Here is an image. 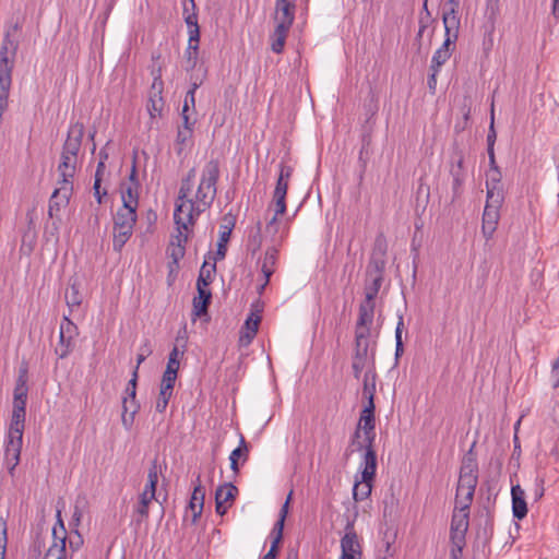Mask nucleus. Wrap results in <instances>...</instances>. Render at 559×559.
Masks as SVG:
<instances>
[{
  "label": "nucleus",
  "instance_id": "obj_31",
  "mask_svg": "<svg viewBox=\"0 0 559 559\" xmlns=\"http://www.w3.org/2000/svg\"><path fill=\"white\" fill-rule=\"evenodd\" d=\"M502 175L500 169L489 170L487 174L486 190L489 195V190L499 192L501 197H504L503 187L501 185Z\"/></svg>",
  "mask_w": 559,
  "mask_h": 559
},
{
  "label": "nucleus",
  "instance_id": "obj_8",
  "mask_svg": "<svg viewBox=\"0 0 559 559\" xmlns=\"http://www.w3.org/2000/svg\"><path fill=\"white\" fill-rule=\"evenodd\" d=\"M468 525L469 514L454 510L450 525V544H466Z\"/></svg>",
  "mask_w": 559,
  "mask_h": 559
},
{
  "label": "nucleus",
  "instance_id": "obj_10",
  "mask_svg": "<svg viewBox=\"0 0 559 559\" xmlns=\"http://www.w3.org/2000/svg\"><path fill=\"white\" fill-rule=\"evenodd\" d=\"M296 0H276L275 21L276 26L290 28L295 21Z\"/></svg>",
  "mask_w": 559,
  "mask_h": 559
},
{
  "label": "nucleus",
  "instance_id": "obj_40",
  "mask_svg": "<svg viewBox=\"0 0 559 559\" xmlns=\"http://www.w3.org/2000/svg\"><path fill=\"white\" fill-rule=\"evenodd\" d=\"M190 79H191V84H190V88L186 93V97H185V102H183V106H182V110L183 111H189L190 106L192 108H194V106H195V92L201 86V84L203 83V79L198 80L197 78L194 79L193 75H191Z\"/></svg>",
  "mask_w": 559,
  "mask_h": 559
},
{
  "label": "nucleus",
  "instance_id": "obj_64",
  "mask_svg": "<svg viewBox=\"0 0 559 559\" xmlns=\"http://www.w3.org/2000/svg\"><path fill=\"white\" fill-rule=\"evenodd\" d=\"M84 539L78 530L72 531V536L69 539V547L72 552L78 551L83 546Z\"/></svg>",
  "mask_w": 559,
  "mask_h": 559
},
{
  "label": "nucleus",
  "instance_id": "obj_37",
  "mask_svg": "<svg viewBox=\"0 0 559 559\" xmlns=\"http://www.w3.org/2000/svg\"><path fill=\"white\" fill-rule=\"evenodd\" d=\"M376 378L377 374L373 371H367L364 376V388H362V397L366 401H374L376 395Z\"/></svg>",
  "mask_w": 559,
  "mask_h": 559
},
{
  "label": "nucleus",
  "instance_id": "obj_50",
  "mask_svg": "<svg viewBox=\"0 0 559 559\" xmlns=\"http://www.w3.org/2000/svg\"><path fill=\"white\" fill-rule=\"evenodd\" d=\"M477 484H478V478H473L469 476H467V477L459 476L456 492H463L464 490L469 493L475 492Z\"/></svg>",
  "mask_w": 559,
  "mask_h": 559
},
{
  "label": "nucleus",
  "instance_id": "obj_25",
  "mask_svg": "<svg viewBox=\"0 0 559 559\" xmlns=\"http://www.w3.org/2000/svg\"><path fill=\"white\" fill-rule=\"evenodd\" d=\"M159 471H160V465L158 464L157 459H154L148 468L147 483L143 490L144 492L151 493V498H155V496H156V487L158 484Z\"/></svg>",
  "mask_w": 559,
  "mask_h": 559
},
{
  "label": "nucleus",
  "instance_id": "obj_34",
  "mask_svg": "<svg viewBox=\"0 0 559 559\" xmlns=\"http://www.w3.org/2000/svg\"><path fill=\"white\" fill-rule=\"evenodd\" d=\"M121 199H122V206L128 205L130 207H133L134 210L139 206V192L138 189H135L132 186H121Z\"/></svg>",
  "mask_w": 559,
  "mask_h": 559
},
{
  "label": "nucleus",
  "instance_id": "obj_45",
  "mask_svg": "<svg viewBox=\"0 0 559 559\" xmlns=\"http://www.w3.org/2000/svg\"><path fill=\"white\" fill-rule=\"evenodd\" d=\"M60 334H64L66 337L74 340L78 334V326L69 319L68 316H63L60 323Z\"/></svg>",
  "mask_w": 559,
  "mask_h": 559
},
{
  "label": "nucleus",
  "instance_id": "obj_55",
  "mask_svg": "<svg viewBox=\"0 0 559 559\" xmlns=\"http://www.w3.org/2000/svg\"><path fill=\"white\" fill-rule=\"evenodd\" d=\"M371 325H355V343H369Z\"/></svg>",
  "mask_w": 559,
  "mask_h": 559
},
{
  "label": "nucleus",
  "instance_id": "obj_53",
  "mask_svg": "<svg viewBox=\"0 0 559 559\" xmlns=\"http://www.w3.org/2000/svg\"><path fill=\"white\" fill-rule=\"evenodd\" d=\"M8 544L7 520L0 516V559H5Z\"/></svg>",
  "mask_w": 559,
  "mask_h": 559
},
{
  "label": "nucleus",
  "instance_id": "obj_14",
  "mask_svg": "<svg viewBox=\"0 0 559 559\" xmlns=\"http://www.w3.org/2000/svg\"><path fill=\"white\" fill-rule=\"evenodd\" d=\"M250 444L246 441L245 437L240 435L239 445L234 449L229 455L230 469L238 474L241 464H245L249 459Z\"/></svg>",
  "mask_w": 559,
  "mask_h": 559
},
{
  "label": "nucleus",
  "instance_id": "obj_21",
  "mask_svg": "<svg viewBox=\"0 0 559 559\" xmlns=\"http://www.w3.org/2000/svg\"><path fill=\"white\" fill-rule=\"evenodd\" d=\"M15 57L12 56V50L1 45L0 49V78L12 79V71L14 68Z\"/></svg>",
  "mask_w": 559,
  "mask_h": 559
},
{
  "label": "nucleus",
  "instance_id": "obj_33",
  "mask_svg": "<svg viewBox=\"0 0 559 559\" xmlns=\"http://www.w3.org/2000/svg\"><path fill=\"white\" fill-rule=\"evenodd\" d=\"M289 29L290 28L283 26H275L271 44V48L275 53H281L283 51Z\"/></svg>",
  "mask_w": 559,
  "mask_h": 559
},
{
  "label": "nucleus",
  "instance_id": "obj_44",
  "mask_svg": "<svg viewBox=\"0 0 559 559\" xmlns=\"http://www.w3.org/2000/svg\"><path fill=\"white\" fill-rule=\"evenodd\" d=\"M17 29H19V25L15 24L14 26H12V28L7 31V33L4 34L3 40H2V46L8 47V49H11L13 57L16 56V51L19 48V41L14 37V34L17 32Z\"/></svg>",
  "mask_w": 559,
  "mask_h": 559
},
{
  "label": "nucleus",
  "instance_id": "obj_26",
  "mask_svg": "<svg viewBox=\"0 0 559 559\" xmlns=\"http://www.w3.org/2000/svg\"><path fill=\"white\" fill-rule=\"evenodd\" d=\"M374 480L362 479L356 480L353 488V498L355 502L362 501L367 499L372 491V484Z\"/></svg>",
  "mask_w": 559,
  "mask_h": 559
},
{
  "label": "nucleus",
  "instance_id": "obj_58",
  "mask_svg": "<svg viewBox=\"0 0 559 559\" xmlns=\"http://www.w3.org/2000/svg\"><path fill=\"white\" fill-rule=\"evenodd\" d=\"M197 200L200 204L205 207H210L214 200H211V192L206 190V187H203L202 183L199 185L197 190Z\"/></svg>",
  "mask_w": 559,
  "mask_h": 559
},
{
  "label": "nucleus",
  "instance_id": "obj_54",
  "mask_svg": "<svg viewBox=\"0 0 559 559\" xmlns=\"http://www.w3.org/2000/svg\"><path fill=\"white\" fill-rule=\"evenodd\" d=\"M84 130H85L84 124L80 121H76L75 123H72L70 126L67 138L82 144V140L84 136Z\"/></svg>",
  "mask_w": 559,
  "mask_h": 559
},
{
  "label": "nucleus",
  "instance_id": "obj_46",
  "mask_svg": "<svg viewBox=\"0 0 559 559\" xmlns=\"http://www.w3.org/2000/svg\"><path fill=\"white\" fill-rule=\"evenodd\" d=\"M451 52L447 50H436L431 58L430 71L439 72L440 68L450 59Z\"/></svg>",
  "mask_w": 559,
  "mask_h": 559
},
{
  "label": "nucleus",
  "instance_id": "obj_1",
  "mask_svg": "<svg viewBox=\"0 0 559 559\" xmlns=\"http://www.w3.org/2000/svg\"><path fill=\"white\" fill-rule=\"evenodd\" d=\"M27 395L13 394V409L9 430L5 437L4 461L8 472L14 476L15 467L21 460L23 433L25 429Z\"/></svg>",
  "mask_w": 559,
  "mask_h": 559
},
{
  "label": "nucleus",
  "instance_id": "obj_38",
  "mask_svg": "<svg viewBox=\"0 0 559 559\" xmlns=\"http://www.w3.org/2000/svg\"><path fill=\"white\" fill-rule=\"evenodd\" d=\"M79 288L80 284L76 281H74L70 283V286L66 292L64 298L67 306L70 308V310H72L74 307H79L82 304V297Z\"/></svg>",
  "mask_w": 559,
  "mask_h": 559
},
{
  "label": "nucleus",
  "instance_id": "obj_57",
  "mask_svg": "<svg viewBox=\"0 0 559 559\" xmlns=\"http://www.w3.org/2000/svg\"><path fill=\"white\" fill-rule=\"evenodd\" d=\"M138 379L139 373L136 372V369H134L131 379L127 383L123 397H136Z\"/></svg>",
  "mask_w": 559,
  "mask_h": 559
},
{
  "label": "nucleus",
  "instance_id": "obj_3",
  "mask_svg": "<svg viewBox=\"0 0 559 559\" xmlns=\"http://www.w3.org/2000/svg\"><path fill=\"white\" fill-rule=\"evenodd\" d=\"M503 202L504 197H501L499 192L489 190V195H486L481 224V231L486 239H490L497 229L500 218V207Z\"/></svg>",
  "mask_w": 559,
  "mask_h": 559
},
{
  "label": "nucleus",
  "instance_id": "obj_20",
  "mask_svg": "<svg viewBox=\"0 0 559 559\" xmlns=\"http://www.w3.org/2000/svg\"><path fill=\"white\" fill-rule=\"evenodd\" d=\"M235 226V218L230 217L229 219V226H225V230L221 231L219 238L217 241V249L215 252V255L212 257L211 251L207 253V258L212 259L214 261L223 260L227 252V242L230 239L231 230Z\"/></svg>",
  "mask_w": 559,
  "mask_h": 559
},
{
  "label": "nucleus",
  "instance_id": "obj_43",
  "mask_svg": "<svg viewBox=\"0 0 559 559\" xmlns=\"http://www.w3.org/2000/svg\"><path fill=\"white\" fill-rule=\"evenodd\" d=\"M474 493L475 492H465L464 497H461L462 492H456L454 510L469 514V509L473 502Z\"/></svg>",
  "mask_w": 559,
  "mask_h": 559
},
{
  "label": "nucleus",
  "instance_id": "obj_28",
  "mask_svg": "<svg viewBox=\"0 0 559 559\" xmlns=\"http://www.w3.org/2000/svg\"><path fill=\"white\" fill-rule=\"evenodd\" d=\"M163 90H152L150 94V99L147 104V110L152 118L156 116H162V111L164 108V99L162 96Z\"/></svg>",
  "mask_w": 559,
  "mask_h": 559
},
{
  "label": "nucleus",
  "instance_id": "obj_23",
  "mask_svg": "<svg viewBox=\"0 0 559 559\" xmlns=\"http://www.w3.org/2000/svg\"><path fill=\"white\" fill-rule=\"evenodd\" d=\"M374 308L376 302H368L367 300L361 301L358 308V319L356 324H358L359 326L372 325Z\"/></svg>",
  "mask_w": 559,
  "mask_h": 559
},
{
  "label": "nucleus",
  "instance_id": "obj_22",
  "mask_svg": "<svg viewBox=\"0 0 559 559\" xmlns=\"http://www.w3.org/2000/svg\"><path fill=\"white\" fill-rule=\"evenodd\" d=\"M442 21L445 35H456L459 37L460 17L457 16V10L445 9L442 14Z\"/></svg>",
  "mask_w": 559,
  "mask_h": 559
},
{
  "label": "nucleus",
  "instance_id": "obj_60",
  "mask_svg": "<svg viewBox=\"0 0 559 559\" xmlns=\"http://www.w3.org/2000/svg\"><path fill=\"white\" fill-rule=\"evenodd\" d=\"M463 118L461 121H457L454 126L455 133H461L464 131L469 122L471 108L464 105L462 107Z\"/></svg>",
  "mask_w": 559,
  "mask_h": 559
},
{
  "label": "nucleus",
  "instance_id": "obj_47",
  "mask_svg": "<svg viewBox=\"0 0 559 559\" xmlns=\"http://www.w3.org/2000/svg\"><path fill=\"white\" fill-rule=\"evenodd\" d=\"M67 531H59L58 527H52V544L50 547H56L57 549L61 551L67 550Z\"/></svg>",
  "mask_w": 559,
  "mask_h": 559
},
{
  "label": "nucleus",
  "instance_id": "obj_15",
  "mask_svg": "<svg viewBox=\"0 0 559 559\" xmlns=\"http://www.w3.org/2000/svg\"><path fill=\"white\" fill-rule=\"evenodd\" d=\"M512 513L516 520H523L527 515V503L525 501V492L520 485L511 487Z\"/></svg>",
  "mask_w": 559,
  "mask_h": 559
},
{
  "label": "nucleus",
  "instance_id": "obj_51",
  "mask_svg": "<svg viewBox=\"0 0 559 559\" xmlns=\"http://www.w3.org/2000/svg\"><path fill=\"white\" fill-rule=\"evenodd\" d=\"M193 131L178 128L176 135L177 155H181L187 142L192 139Z\"/></svg>",
  "mask_w": 559,
  "mask_h": 559
},
{
  "label": "nucleus",
  "instance_id": "obj_12",
  "mask_svg": "<svg viewBox=\"0 0 559 559\" xmlns=\"http://www.w3.org/2000/svg\"><path fill=\"white\" fill-rule=\"evenodd\" d=\"M197 296L192 300V312L195 317L207 314L212 302V292L209 287L197 286Z\"/></svg>",
  "mask_w": 559,
  "mask_h": 559
},
{
  "label": "nucleus",
  "instance_id": "obj_52",
  "mask_svg": "<svg viewBox=\"0 0 559 559\" xmlns=\"http://www.w3.org/2000/svg\"><path fill=\"white\" fill-rule=\"evenodd\" d=\"M219 160L214 158L210 159L202 170V175H204V177L214 178L216 180L219 179Z\"/></svg>",
  "mask_w": 559,
  "mask_h": 559
},
{
  "label": "nucleus",
  "instance_id": "obj_18",
  "mask_svg": "<svg viewBox=\"0 0 559 559\" xmlns=\"http://www.w3.org/2000/svg\"><path fill=\"white\" fill-rule=\"evenodd\" d=\"M361 466H362V468H361L362 479L374 480L376 475H377V466H378L376 449H372L370 445L366 447Z\"/></svg>",
  "mask_w": 559,
  "mask_h": 559
},
{
  "label": "nucleus",
  "instance_id": "obj_29",
  "mask_svg": "<svg viewBox=\"0 0 559 559\" xmlns=\"http://www.w3.org/2000/svg\"><path fill=\"white\" fill-rule=\"evenodd\" d=\"M153 500H156V497L151 498V493L143 491L140 495L139 503H138L136 508L134 509V512L138 515V518L135 520L138 524H141L143 521L148 519V507Z\"/></svg>",
  "mask_w": 559,
  "mask_h": 559
},
{
  "label": "nucleus",
  "instance_id": "obj_36",
  "mask_svg": "<svg viewBox=\"0 0 559 559\" xmlns=\"http://www.w3.org/2000/svg\"><path fill=\"white\" fill-rule=\"evenodd\" d=\"M273 202L275 204V214L266 224V231H270L272 226L276 223L277 216L283 215L286 212V194L285 193H274L273 192Z\"/></svg>",
  "mask_w": 559,
  "mask_h": 559
},
{
  "label": "nucleus",
  "instance_id": "obj_39",
  "mask_svg": "<svg viewBox=\"0 0 559 559\" xmlns=\"http://www.w3.org/2000/svg\"><path fill=\"white\" fill-rule=\"evenodd\" d=\"M199 59V45L198 44H188V47L185 51V70L187 72H191L198 64Z\"/></svg>",
  "mask_w": 559,
  "mask_h": 559
},
{
  "label": "nucleus",
  "instance_id": "obj_30",
  "mask_svg": "<svg viewBox=\"0 0 559 559\" xmlns=\"http://www.w3.org/2000/svg\"><path fill=\"white\" fill-rule=\"evenodd\" d=\"M133 235V228L114 229L112 233V249L115 252L120 253L127 241Z\"/></svg>",
  "mask_w": 559,
  "mask_h": 559
},
{
  "label": "nucleus",
  "instance_id": "obj_35",
  "mask_svg": "<svg viewBox=\"0 0 559 559\" xmlns=\"http://www.w3.org/2000/svg\"><path fill=\"white\" fill-rule=\"evenodd\" d=\"M27 379H28L27 365L22 364L21 367L19 368V376L15 381L13 394H20V396L27 395V393H28Z\"/></svg>",
  "mask_w": 559,
  "mask_h": 559
},
{
  "label": "nucleus",
  "instance_id": "obj_13",
  "mask_svg": "<svg viewBox=\"0 0 559 559\" xmlns=\"http://www.w3.org/2000/svg\"><path fill=\"white\" fill-rule=\"evenodd\" d=\"M138 219L136 210L133 207L121 206L114 215V229L134 228Z\"/></svg>",
  "mask_w": 559,
  "mask_h": 559
},
{
  "label": "nucleus",
  "instance_id": "obj_6",
  "mask_svg": "<svg viewBox=\"0 0 559 559\" xmlns=\"http://www.w3.org/2000/svg\"><path fill=\"white\" fill-rule=\"evenodd\" d=\"M354 508V518L347 519L345 525V535L341 539V549L342 555H347L349 557L359 558L361 557V546L358 540L357 533L355 532L354 525L356 518L358 515L357 506L353 503Z\"/></svg>",
  "mask_w": 559,
  "mask_h": 559
},
{
  "label": "nucleus",
  "instance_id": "obj_32",
  "mask_svg": "<svg viewBox=\"0 0 559 559\" xmlns=\"http://www.w3.org/2000/svg\"><path fill=\"white\" fill-rule=\"evenodd\" d=\"M383 281L384 278L367 277L364 300H367L368 302H376L374 300L379 294Z\"/></svg>",
  "mask_w": 559,
  "mask_h": 559
},
{
  "label": "nucleus",
  "instance_id": "obj_42",
  "mask_svg": "<svg viewBox=\"0 0 559 559\" xmlns=\"http://www.w3.org/2000/svg\"><path fill=\"white\" fill-rule=\"evenodd\" d=\"M262 223L257 222L255 228L251 230L248 238V249L254 254L262 245Z\"/></svg>",
  "mask_w": 559,
  "mask_h": 559
},
{
  "label": "nucleus",
  "instance_id": "obj_49",
  "mask_svg": "<svg viewBox=\"0 0 559 559\" xmlns=\"http://www.w3.org/2000/svg\"><path fill=\"white\" fill-rule=\"evenodd\" d=\"M188 1H189L190 5H191L192 13H189L188 3L185 0L183 1L185 22H186L188 28H192V27H195V25H199V23H198V14L195 12L197 5H195L194 0H188Z\"/></svg>",
  "mask_w": 559,
  "mask_h": 559
},
{
  "label": "nucleus",
  "instance_id": "obj_59",
  "mask_svg": "<svg viewBox=\"0 0 559 559\" xmlns=\"http://www.w3.org/2000/svg\"><path fill=\"white\" fill-rule=\"evenodd\" d=\"M171 396H173V393L159 390V394L157 396L156 406H155V408L158 413H164L166 411Z\"/></svg>",
  "mask_w": 559,
  "mask_h": 559
},
{
  "label": "nucleus",
  "instance_id": "obj_48",
  "mask_svg": "<svg viewBox=\"0 0 559 559\" xmlns=\"http://www.w3.org/2000/svg\"><path fill=\"white\" fill-rule=\"evenodd\" d=\"M371 154H372L371 150L360 147L359 155H358V166H359L358 180H359V183H361L364 180V176L366 174L367 165H368Z\"/></svg>",
  "mask_w": 559,
  "mask_h": 559
},
{
  "label": "nucleus",
  "instance_id": "obj_61",
  "mask_svg": "<svg viewBox=\"0 0 559 559\" xmlns=\"http://www.w3.org/2000/svg\"><path fill=\"white\" fill-rule=\"evenodd\" d=\"M80 147H81V143L67 138V140L63 144V147H62V152H64L66 154L72 155L73 159H76Z\"/></svg>",
  "mask_w": 559,
  "mask_h": 559
},
{
  "label": "nucleus",
  "instance_id": "obj_56",
  "mask_svg": "<svg viewBox=\"0 0 559 559\" xmlns=\"http://www.w3.org/2000/svg\"><path fill=\"white\" fill-rule=\"evenodd\" d=\"M177 374L163 373L159 390L174 393Z\"/></svg>",
  "mask_w": 559,
  "mask_h": 559
},
{
  "label": "nucleus",
  "instance_id": "obj_41",
  "mask_svg": "<svg viewBox=\"0 0 559 559\" xmlns=\"http://www.w3.org/2000/svg\"><path fill=\"white\" fill-rule=\"evenodd\" d=\"M74 348V340L68 338L64 334L59 333V343L55 349L56 355L60 359L67 358Z\"/></svg>",
  "mask_w": 559,
  "mask_h": 559
},
{
  "label": "nucleus",
  "instance_id": "obj_17",
  "mask_svg": "<svg viewBox=\"0 0 559 559\" xmlns=\"http://www.w3.org/2000/svg\"><path fill=\"white\" fill-rule=\"evenodd\" d=\"M197 480L199 484L194 487L188 504V509L192 511V524H195L201 516L205 498V489L200 484V476L197 477Z\"/></svg>",
  "mask_w": 559,
  "mask_h": 559
},
{
  "label": "nucleus",
  "instance_id": "obj_16",
  "mask_svg": "<svg viewBox=\"0 0 559 559\" xmlns=\"http://www.w3.org/2000/svg\"><path fill=\"white\" fill-rule=\"evenodd\" d=\"M140 407L141 406L136 397H122L121 423L127 430L132 428L135 415L139 413Z\"/></svg>",
  "mask_w": 559,
  "mask_h": 559
},
{
  "label": "nucleus",
  "instance_id": "obj_9",
  "mask_svg": "<svg viewBox=\"0 0 559 559\" xmlns=\"http://www.w3.org/2000/svg\"><path fill=\"white\" fill-rule=\"evenodd\" d=\"M238 493V488L233 483H225L215 491V510L219 515L226 514Z\"/></svg>",
  "mask_w": 559,
  "mask_h": 559
},
{
  "label": "nucleus",
  "instance_id": "obj_11",
  "mask_svg": "<svg viewBox=\"0 0 559 559\" xmlns=\"http://www.w3.org/2000/svg\"><path fill=\"white\" fill-rule=\"evenodd\" d=\"M251 312L246 319L243 325V328L247 330L245 337L248 340V343H250L258 333L259 325L262 320L261 312L263 311V304H261L260 300H257L251 305Z\"/></svg>",
  "mask_w": 559,
  "mask_h": 559
},
{
  "label": "nucleus",
  "instance_id": "obj_4",
  "mask_svg": "<svg viewBox=\"0 0 559 559\" xmlns=\"http://www.w3.org/2000/svg\"><path fill=\"white\" fill-rule=\"evenodd\" d=\"M463 164H464V153L457 146V144L455 142L454 146H453V152L451 155L450 170H449V174L452 178L451 204H454L455 202H457L461 199L463 191H464L463 185L466 179V171H465Z\"/></svg>",
  "mask_w": 559,
  "mask_h": 559
},
{
  "label": "nucleus",
  "instance_id": "obj_27",
  "mask_svg": "<svg viewBox=\"0 0 559 559\" xmlns=\"http://www.w3.org/2000/svg\"><path fill=\"white\" fill-rule=\"evenodd\" d=\"M216 262L217 261L213 260V262L210 263L207 261V259L204 260V262L200 269V272H199V276L197 280V286L209 287L211 285L212 274H214L216 272Z\"/></svg>",
  "mask_w": 559,
  "mask_h": 559
},
{
  "label": "nucleus",
  "instance_id": "obj_5",
  "mask_svg": "<svg viewBox=\"0 0 559 559\" xmlns=\"http://www.w3.org/2000/svg\"><path fill=\"white\" fill-rule=\"evenodd\" d=\"M388 242L383 234L377 235L366 267V277L384 278L386 267Z\"/></svg>",
  "mask_w": 559,
  "mask_h": 559
},
{
  "label": "nucleus",
  "instance_id": "obj_62",
  "mask_svg": "<svg viewBox=\"0 0 559 559\" xmlns=\"http://www.w3.org/2000/svg\"><path fill=\"white\" fill-rule=\"evenodd\" d=\"M278 250L275 247L267 248L262 265L274 269L277 261Z\"/></svg>",
  "mask_w": 559,
  "mask_h": 559
},
{
  "label": "nucleus",
  "instance_id": "obj_2",
  "mask_svg": "<svg viewBox=\"0 0 559 559\" xmlns=\"http://www.w3.org/2000/svg\"><path fill=\"white\" fill-rule=\"evenodd\" d=\"M73 193V182H67L66 185H60L59 188L55 189L48 205V216L53 219L51 224V235H58L59 226L61 223V217L59 212L61 209L67 207L69 205L70 199Z\"/></svg>",
  "mask_w": 559,
  "mask_h": 559
},
{
  "label": "nucleus",
  "instance_id": "obj_7",
  "mask_svg": "<svg viewBox=\"0 0 559 559\" xmlns=\"http://www.w3.org/2000/svg\"><path fill=\"white\" fill-rule=\"evenodd\" d=\"M189 205L187 206V213H185V203H177L174 212V221L177 225L178 234L174 237L175 243L186 245L188 240V236L182 233V229L187 230L189 224H193V209L194 203L192 200L187 201Z\"/></svg>",
  "mask_w": 559,
  "mask_h": 559
},
{
  "label": "nucleus",
  "instance_id": "obj_24",
  "mask_svg": "<svg viewBox=\"0 0 559 559\" xmlns=\"http://www.w3.org/2000/svg\"><path fill=\"white\" fill-rule=\"evenodd\" d=\"M167 253L170 258L168 262L169 274L176 271L179 267V261L185 257L186 247L180 243H175L171 240L169 248L167 249Z\"/></svg>",
  "mask_w": 559,
  "mask_h": 559
},
{
  "label": "nucleus",
  "instance_id": "obj_63",
  "mask_svg": "<svg viewBox=\"0 0 559 559\" xmlns=\"http://www.w3.org/2000/svg\"><path fill=\"white\" fill-rule=\"evenodd\" d=\"M473 477L478 478V464H466L462 462L460 469V477Z\"/></svg>",
  "mask_w": 559,
  "mask_h": 559
},
{
  "label": "nucleus",
  "instance_id": "obj_19",
  "mask_svg": "<svg viewBox=\"0 0 559 559\" xmlns=\"http://www.w3.org/2000/svg\"><path fill=\"white\" fill-rule=\"evenodd\" d=\"M75 160L72 155L61 152V160L58 166V173L60 175L59 185H66V181L72 182L75 173Z\"/></svg>",
  "mask_w": 559,
  "mask_h": 559
}]
</instances>
